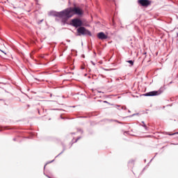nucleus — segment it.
<instances>
[{"mask_svg":"<svg viewBox=\"0 0 178 178\" xmlns=\"http://www.w3.org/2000/svg\"><path fill=\"white\" fill-rule=\"evenodd\" d=\"M163 91H165V86L161 87L158 90H153L144 93L141 95L140 97H158V95H161Z\"/></svg>","mask_w":178,"mask_h":178,"instance_id":"obj_4","label":"nucleus"},{"mask_svg":"<svg viewBox=\"0 0 178 178\" xmlns=\"http://www.w3.org/2000/svg\"><path fill=\"white\" fill-rule=\"evenodd\" d=\"M166 106H172V104H168Z\"/></svg>","mask_w":178,"mask_h":178,"instance_id":"obj_27","label":"nucleus"},{"mask_svg":"<svg viewBox=\"0 0 178 178\" xmlns=\"http://www.w3.org/2000/svg\"><path fill=\"white\" fill-rule=\"evenodd\" d=\"M50 97H52V94L51 93L50 94Z\"/></svg>","mask_w":178,"mask_h":178,"instance_id":"obj_34","label":"nucleus"},{"mask_svg":"<svg viewBox=\"0 0 178 178\" xmlns=\"http://www.w3.org/2000/svg\"><path fill=\"white\" fill-rule=\"evenodd\" d=\"M88 48L89 51H91V49L92 48V44H91L90 47L88 46Z\"/></svg>","mask_w":178,"mask_h":178,"instance_id":"obj_15","label":"nucleus"},{"mask_svg":"<svg viewBox=\"0 0 178 178\" xmlns=\"http://www.w3.org/2000/svg\"><path fill=\"white\" fill-rule=\"evenodd\" d=\"M131 48H134V46H133V42H131Z\"/></svg>","mask_w":178,"mask_h":178,"instance_id":"obj_20","label":"nucleus"},{"mask_svg":"<svg viewBox=\"0 0 178 178\" xmlns=\"http://www.w3.org/2000/svg\"><path fill=\"white\" fill-rule=\"evenodd\" d=\"M55 59H56V56H53V58H51V60L54 61L55 60Z\"/></svg>","mask_w":178,"mask_h":178,"instance_id":"obj_14","label":"nucleus"},{"mask_svg":"<svg viewBox=\"0 0 178 178\" xmlns=\"http://www.w3.org/2000/svg\"><path fill=\"white\" fill-rule=\"evenodd\" d=\"M137 3L139 6H143V8H148V6H151L152 1H151V0H138Z\"/></svg>","mask_w":178,"mask_h":178,"instance_id":"obj_5","label":"nucleus"},{"mask_svg":"<svg viewBox=\"0 0 178 178\" xmlns=\"http://www.w3.org/2000/svg\"><path fill=\"white\" fill-rule=\"evenodd\" d=\"M60 56H63V54H61Z\"/></svg>","mask_w":178,"mask_h":178,"instance_id":"obj_32","label":"nucleus"},{"mask_svg":"<svg viewBox=\"0 0 178 178\" xmlns=\"http://www.w3.org/2000/svg\"><path fill=\"white\" fill-rule=\"evenodd\" d=\"M68 3H69V5H70V3H70V1H69Z\"/></svg>","mask_w":178,"mask_h":178,"instance_id":"obj_31","label":"nucleus"},{"mask_svg":"<svg viewBox=\"0 0 178 178\" xmlns=\"http://www.w3.org/2000/svg\"><path fill=\"white\" fill-rule=\"evenodd\" d=\"M142 123H143V127H145V129H147V125L145 124V123H144V122H142Z\"/></svg>","mask_w":178,"mask_h":178,"instance_id":"obj_17","label":"nucleus"},{"mask_svg":"<svg viewBox=\"0 0 178 178\" xmlns=\"http://www.w3.org/2000/svg\"><path fill=\"white\" fill-rule=\"evenodd\" d=\"M165 106H158L156 107V111H162V109H165Z\"/></svg>","mask_w":178,"mask_h":178,"instance_id":"obj_11","label":"nucleus"},{"mask_svg":"<svg viewBox=\"0 0 178 178\" xmlns=\"http://www.w3.org/2000/svg\"><path fill=\"white\" fill-rule=\"evenodd\" d=\"M76 106H71L72 108H76Z\"/></svg>","mask_w":178,"mask_h":178,"instance_id":"obj_30","label":"nucleus"},{"mask_svg":"<svg viewBox=\"0 0 178 178\" xmlns=\"http://www.w3.org/2000/svg\"><path fill=\"white\" fill-rule=\"evenodd\" d=\"M48 15L61 19L62 26H65V24H67V20L66 18V8L61 11L51 10L48 13Z\"/></svg>","mask_w":178,"mask_h":178,"instance_id":"obj_3","label":"nucleus"},{"mask_svg":"<svg viewBox=\"0 0 178 178\" xmlns=\"http://www.w3.org/2000/svg\"><path fill=\"white\" fill-rule=\"evenodd\" d=\"M0 51H1V52H3V54H4L5 55H6V53L4 51L1 50V49H0Z\"/></svg>","mask_w":178,"mask_h":178,"instance_id":"obj_21","label":"nucleus"},{"mask_svg":"<svg viewBox=\"0 0 178 178\" xmlns=\"http://www.w3.org/2000/svg\"><path fill=\"white\" fill-rule=\"evenodd\" d=\"M72 6H74V8H77V6H79L77 3H76L75 2H74L72 3Z\"/></svg>","mask_w":178,"mask_h":178,"instance_id":"obj_12","label":"nucleus"},{"mask_svg":"<svg viewBox=\"0 0 178 178\" xmlns=\"http://www.w3.org/2000/svg\"><path fill=\"white\" fill-rule=\"evenodd\" d=\"M143 55H147V51H145V52L143 53Z\"/></svg>","mask_w":178,"mask_h":178,"instance_id":"obj_24","label":"nucleus"},{"mask_svg":"<svg viewBox=\"0 0 178 178\" xmlns=\"http://www.w3.org/2000/svg\"><path fill=\"white\" fill-rule=\"evenodd\" d=\"M70 24V26H72V27L77 29V35H88L89 37H92V33H91V31L87 29V28L84 26H86L83 23V20L75 17L72 19L70 24Z\"/></svg>","mask_w":178,"mask_h":178,"instance_id":"obj_1","label":"nucleus"},{"mask_svg":"<svg viewBox=\"0 0 178 178\" xmlns=\"http://www.w3.org/2000/svg\"><path fill=\"white\" fill-rule=\"evenodd\" d=\"M85 76H87V74H86Z\"/></svg>","mask_w":178,"mask_h":178,"instance_id":"obj_41","label":"nucleus"},{"mask_svg":"<svg viewBox=\"0 0 178 178\" xmlns=\"http://www.w3.org/2000/svg\"><path fill=\"white\" fill-rule=\"evenodd\" d=\"M81 70H84V67H82Z\"/></svg>","mask_w":178,"mask_h":178,"instance_id":"obj_33","label":"nucleus"},{"mask_svg":"<svg viewBox=\"0 0 178 178\" xmlns=\"http://www.w3.org/2000/svg\"><path fill=\"white\" fill-rule=\"evenodd\" d=\"M75 143H77V140L75 141Z\"/></svg>","mask_w":178,"mask_h":178,"instance_id":"obj_40","label":"nucleus"},{"mask_svg":"<svg viewBox=\"0 0 178 178\" xmlns=\"http://www.w3.org/2000/svg\"><path fill=\"white\" fill-rule=\"evenodd\" d=\"M173 83V81H170L168 84L170 85V84H172Z\"/></svg>","mask_w":178,"mask_h":178,"instance_id":"obj_26","label":"nucleus"},{"mask_svg":"<svg viewBox=\"0 0 178 178\" xmlns=\"http://www.w3.org/2000/svg\"><path fill=\"white\" fill-rule=\"evenodd\" d=\"M44 22V19H40L38 22V24H41Z\"/></svg>","mask_w":178,"mask_h":178,"instance_id":"obj_13","label":"nucleus"},{"mask_svg":"<svg viewBox=\"0 0 178 178\" xmlns=\"http://www.w3.org/2000/svg\"><path fill=\"white\" fill-rule=\"evenodd\" d=\"M35 4H36V5H40V4L38 3V0H35Z\"/></svg>","mask_w":178,"mask_h":178,"instance_id":"obj_19","label":"nucleus"},{"mask_svg":"<svg viewBox=\"0 0 178 178\" xmlns=\"http://www.w3.org/2000/svg\"><path fill=\"white\" fill-rule=\"evenodd\" d=\"M67 42H70V40L67 39Z\"/></svg>","mask_w":178,"mask_h":178,"instance_id":"obj_23","label":"nucleus"},{"mask_svg":"<svg viewBox=\"0 0 178 178\" xmlns=\"http://www.w3.org/2000/svg\"><path fill=\"white\" fill-rule=\"evenodd\" d=\"M104 104H108V105H112L114 106V108H115L116 109H118V111H127V108L126 107V106H119V105H115L113 104H111L109 102H108V101H103Z\"/></svg>","mask_w":178,"mask_h":178,"instance_id":"obj_6","label":"nucleus"},{"mask_svg":"<svg viewBox=\"0 0 178 178\" xmlns=\"http://www.w3.org/2000/svg\"><path fill=\"white\" fill-rule=\"evenodd\" d=\"M65 15L67 22L72 19L74 15L83 17L84 16V10L78 6L77 7H68L65 8Z\"/></svg>","mask_w":178,"mask_h":178,"instance_id":"obj_2","label":"nucleus"},{"mask_svg":"<svg viewBox=\"0 0 178 178\" xmlns=\"http://www.w3.org/2000/svg\"><path fill=\"white\" fill-rule=\"evenodd\" d=\"M128 112H131L130 110H128Z\"/></svg>","mask_w":178,"mask_h":178,"instance_id":"obj_36","label":"nucleus"},{"mask_svg":"<svg viewBox=\"0 0 178 178\" xmlns=\"http://www.w3.org/2000/svg\"><path fill=\"white\" fill-rule=\"evenodd\" d=\"M82 58H86V56L84 54H82Z\"/></svg>","mask_w":178,"mask_h":178,"instance_id":"obj_25","label":"nucleus"},{"mask_svg":"<svg viewBox=\"0 0 178 178\" xmlns=\"http://www.w3.org/2000/svg\"><path fill=\"white\" fill-rule=\"evenodd\" d=\"M0 84H3V83H0Z\"/></svg>","mask_w":178,"mask_h":178,"instance_id":"obj_39","label":"nucleus"},{"mask_svg":"<svg viewBox=\"0 0 178 178\" xmlns=\"http://www.w3.org/2000/svg\"><path fill=\"white\" fill-rule=\"evenodd\" d=\"M90 63H92V65H93V66H95V63H94V61L91 60Z\"/></svg>","mask_w":178,"mask_h":178,"instance_id":"obj_18","label":"nucleus"},{"mask_svg":"<svg viewBox=\"0 0 178 178\" xmlns=\"http://www.w3.org/2000/svg\"><path fill=\"white\" fill-rule=\"evenodd\" d=\"M93 54H94L95 56H97V52H95V51H93Z\"/></svg>","mask_w":178,"mask_h":178,"instance_id":"obj_22","label":"nucleus"},{"mask_svg":"<svg viewBox=\"0 0 178 178\" xmlns=\"http://www.w3.org/2000/svg\"><path fill=\"white\" fill-rule=\"evenodd\" d=\"M127 63H129V66H134V60H126Z\"/></svg>","mask_w":178,"mask_h":178,"instance_id":"obj_8","label":"nucleus"},{"mask_svg":"<svg viewBox=\"0 0 178 178\" xmlns=\"http://www.w3.org/2000/svg\"><path fill=\"white\" fill-rule=\"evenodd\" d=\"M129 41H132V40H131V39H130V40H129Z\"/></svg>","mask_w":178,"mask_h":178,"instance_id":"obj_37","label":"nucleus"},{"mask_svg":"<svg viewBox=\"0 0 178 178\" xmlns=\"http://www.w3.org/2000/svg\"><path fill=\"white\" fill-rule=\"evenodd\" d=\"M113 1H115V0H113Z\"/></svg>","mask_w":178,"mask_h":178,"instance_id":"obj_42","label":"nucleus"},{"mask_svg":"<svg viewBox=\"0 0 178 178\" xmlns=\"http://www.w3.org/2000/svg\"><path fill=\"white\" fill-rule=\"evenodd\" d=\"M178 38V33H177V35H176V38Z\"/></svg>","mask_w":178,"mask_h":178,"instance_id":"obj_29","label":"nucleus"},{"mask_svg":"<svg viewBox=\"0 0 178 178\" xmlns=\"http://www.w3.org/2000/svg\"><path fill=\"white\" fill-rule=\"evenodd\" d=\"M106 72H108V70L105 69Z\"/></svg>","mask_w":178,"mask_h":178,"instance_id":"obj_35","label":"nucleus"},{"mask_svg":"<svg viewBox=\"0 0 178 178\" xmlns=\"http://www.w3.org/2000/svg\"><path fill=\"white\" fill-rule=\"evenodd\" d=\"M97 37L99 40H101L102 41L108 40V38H109V36L107 34H105L102 31L97 33Z\"/></svg>","mask_w":178,"mask_h":178,"instance_id":"obj_7","label":"nucleus"},{"mask_svg":"<svg viewBox=\"0 0 178 178\" xmlns=\"http://www.w3.org/2000/svg\"><path fill=\"white\" fill-rule=\"evenodd\" d=\"M0 88H1V87L0 86Z\"/></svg>","mask_w":178,"mask_h":178,"instance_id":"obj_43","label":"nucleus"},{"mask_svg":"<svg viewBox=\"0 0 178 178\" xmlns=\"http://www.w3.org/2000/svg\"><path fill=\"white\" fill-rule=\"evenodd\" d=\"M136 115H138V113L133 114L132 116H136Z\"/></svg>","mask_w":178,"mask_h":178,"instance_id":"obj_28","label":"nucleus"},{"mask_svg":"<svg viewBox=\"0 0 178 178\" xmlns=\"http://www.w3.org/2000/svg\"><path fill=\"white\" fill-rule=\"evenodd\" d=\"M54 111H65V110H63L62 108H55V109H54Z\"/></svg>","mask_w":178,"mask_h":178,"instance_id":"obj_16","label":"nucleus"},{"mask_svg":"<svg viewBox=\"0 0 178 178\" xmlns=\"http://www.w3.org/2000/svg\"><path fill=\"white\" fill-rule=\"evenodd\" d=\"M61 49L63 52H65V51L67 50V46H66V44L63 43V46L61 47Z\"/></svg>","mask_w":178,"mask_h":178,"instance_id":"obj_9","label":"nucleus"},{"mask_svg":"<svg viewBox=\"0 0 178 178\" xmlns=\"http://www.w3.org/2000/svg\"><path fill=\"white\" fill-rule=\"evenodd\" d=\"M35 80H38V79L36 78Z\"/></svg>","mask_w":178,"mask_h":178,"instance_id":"obj_38","label":"nucleus"},{"mask_svg":"<svg viewBox=\"0 0 178 178\" xmlns=\"http://www.w3.org/2000/svg\"><path fill=\"white\" fill-rule=\"evenodd\" d=\"M166 136H175V134H178V132L171 133V132H165Z\"/></svg>","mask_w":178,"mask_h":178,"instance_id":"obj_10","label":"nucleus"},{"mask_svg":"<svg viewBox=\"0 0 178 178\" xmlns=\"http://www.w3.org/2000/svg\"><path fill=\"white\" fill-rule=\"evenodd\" d=\"M82 45H83V42H82Z\"/></svg>","mask_w":178,"mask_h":178,"instance_id":"obj_44","label":"nucleus"}]
</instances>
